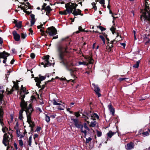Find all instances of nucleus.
Returning <instances> with one entry per match:
<instances>
[{
	"label": "nucleus",
	"instance_id": "nucleus-41",
	"mask_svg": "<svg viewBox=\"0 0 150 150\" xmlns=\"http://www.w3.org/2000/svg\"><path fill=\"white\" fill-rule=\"evenodd\" d=\"M32 138L31 137V136L30 137L29 139V140L28 141V143L29 145L30 146L31 145V143L32 142Z\"/></svg>",
	"mask_w": 150,
	"mask_h": 150
},
{
	"label": "nucleus",
	"instance_id": "nucleus-48",
	"mask_svg": "<svg viewBox=\"0 0 150 150\" xmlns=\"http://www.w3.org/2000/svg\"><path fill=\"white\" fill-rule=\"evenodd\" d=\"M16 134H17V137H20L21 136V132H20V131L19 130H18H18H16Z\"/></svg>",
	"mask_w": 150,
	"mask_h": 150
},
{
	"label": "nucleus",
	"instance_id": "nucleus-59",
	"mask_svg": "<svg viewBox=\"0 0 150 150\" xmlns=\"http://www.w3.org/2000/svg\"><path fill=\"white\" fill-rule=\"evenodd\" d=\"M30 56L32 59H33L35 57V54L34 53H31L30 54Z\"/></svg>",
	"mask_w": 150,
	"mask_h": 150
},
{
	"label": "nucleus",
	"instance_id": "nucleus-54",
	"mask_svg": "<svg viewBox=\"0 0 150 150\" xmlns=\"http://www.w3.org/2000/svg\"><path fill=\"white\" fill-rule=\"evenodd\" d=\"M18 122H17L16 123V126L14 127V128L16 130L18 129Z\"/></svg>",
	"mask_w": 150,
	"mask_h": 150
},
{
	"label": "nucleus",
	"instance_id": "nucleus-51",
	"mask_svg": "<svg viewBox=\"0 0 150 150\" xmlns=\"http://www.w3.org/2000/svg\"><path fill=\"white\" fill-rule=\"evenodd\" d=\"M35 19H31V26H32L33 25L35 22Z\"/></svg>",
	"mask_w": 150,
	"mask_h": 150
},
{
	"label": "nucleus",
	"instance_id": "nucleus-45",
	"mask_svg": "<svg viewBox=\"0 0 150 150\" xmlns=\"http://www.w3.org/2000/svg\"><path fill=\"white\" fill-rule=\"evenodd\" d=\"M21 38L24 39H25L27 35L25 33H22L21 34Z\"/></svg>",
	"mask_w": 150,
	"mask_h": 150
},
{
	"label": "nucleus",
	"instance_id": "nucleus-27",
	"mask_svg": "<svg viewBox=\"0 0 150 150\" xmlns=\"http://www.w3.org/2000/svg\"><path fill=\"white\" fill-rule=\"evenodd\" d=\"M37 82V83H36V85L39 88H41L42 89H43L45 87V85H42V87H41V85H40V83H41V82Z\"/></svg>",
	"mask_w": 150,
	"mask_h": 150
},
{
	"label": "nucleus",
	"instance_id": "nucleus-13",
	"mask_svg": "<svg viewBox=\"0 0 150 150\" xmlns=\"http://www.w3.org/2000/svg\"><path fill=\"white\" fill-rule=\"evenodd\" d=\"M46 77L45 76H41L40 74L35 78V82H41V81L45 80Z\"/></svg>",
	"mask_w": 150,
	"mask_h": 150
},
{
	"label": "nucleus",
	"instance_id": "nucleus-4",
	"mask_svg": "<svg viewBox=\"0 0 150 150\" xmlns=\"http://www.w3.org/2000/svg\"><path fill=\"white\" fill-rule=\"evenodd\" d=\"M71 120L74 122V125L76 127L78 128H79L81 130V132L84 134V137L86 138L87 131L86 130H83V125L81 124V122H80L77 119L71 118Z\"/></svg>",
	"mask_w": 150,
	"mask_h": 150
},
{
	"label": "nucleus",
	"instance_id": "nucleus-62",
	"mask_svg": "<svg viewBox=\"0 0 150 150\" xmlns=\"http://www.w3.org/2000/svg\"><path fill=\"white\" fill-rule=\"evenodd\" d=\"M41 128L40 127H37L36 130L35 131V132H36V131L39 132L41 130Z\"/></svg>",
	"mask_w": 150,
	"mask_h": 150
},
{
	"label": "nucleus",
	"instance_id": "nucleus-2",
	"mask_svg": "<svg viewBox=\"0 0 150 150\" xmlns=\"http://www.w3.org/2000/svg\"><path fill=\"white\" fill-rule=\"evenodd\" d=\"M21 106L22 109L19 111V118L21 120H22L23 118V113L24 111H25L26 113L27 122L29 124L30 127H31V130H33V128L35 126V123L31 120V115L33 110L32 107V105L30 104L28 106H27V104L23 103V106L21 105V103L20 104Z\"/></svg>",
	"mask_w": 150,
	"mask_h": 150
},
{
	"label": "nucleus",
	"instance_id": "nucleus-10",
	"mask_svg": "<svg viewBox=\"0 0 150 150\" xmlns=\"http://www.w3.org/2000/svg\"><path fill=\"white\" fill-rule=\"evenodd\" d=\"M92 85L94 87V90L96 94L98 95V97H100L101 96V94L100 93V90L98 86L96 85L94 83H93Z\"/></svg>",
	"mask_w": 150,
	"mask_h": 150
},
{
	"label": "nucleus",
	"instance_id": "nucleus-21",
	"mask_svg": "<svg viewBox=\"0 0 150 150\" xmlns=\"http://www.w3.org/2000/svg\"><path fill=\"white\" fill-rule=\"evenodd\" d=\"M65 7L66 8V10L68 13H71L73 11V8L70 5H69L68 6L67 4L66 5Z\"/></svg>",
	"mask_w": 150,
	"mask_h": 150
},
{
	"label": "nucleus",
	"instance_id": "nucleus-7",
	"mask_svg": "<svg viewBox=\"0 0 150 150\" xmlns=\"http://www.w3.org/2000/svg\"><path fill=\"white\" fill-rule=\"evenodd\" d=\"M10 135L11 138V139L13 136L11 134H10L9 132L8 133H5L3 136V143L5 146H7L9 143V142L10 140V138L9 137L8 135Z\"/></svg>",
	"mask_w": 150,
	"mask_h": 150
},
{
	"label": "nucleus",
	"instance_id": "nucleus-42",
	"mask_svg": "<svg viewBox=\"0 0 150 150\" xmlns=\"http://www.w3.org/2000/svg\"><path fill=\"white\" fill-rule=\"evenodd\" d=\"M99 37L103 41V45H104L105 44V39L104 38L102 35H100Z\"/></svg>",
	"mask_w": 150,
	"mask_h": 150
},
{
	"label": "nucleus",
	"instance_id": "nucleus-34",
	"mask_svg": "<svg viewBox=\"0 0 150 150\" xmlns=\"http://www.w3.org/2000/svg\"><path fill=\"white\" fill-rule=\"evenodd\" d=\"M59 13L61 15H66L68 13L67 11V10H64V11H59Z\"/></svg>",
	"mask_w": 150,
	"mask_h": 150
},
{
	"label": "nucleus",
	"instance_id": "nucleus-1",
	"mask_svg": "<svg viewBox=\"0 0 150 150\" xmlns=\"http://www.w3.org/2000/svg\"><path fill=\"white\" fill-rule=\"evenodd\" d=\"M57 48L60 63L64 65L68 70L70 71L72 79H69L68 81L75 82V80L77 78L76 76V71L70 68V67L73 66V64L71 59L66 57L67 55L69 53V52L67 51V47H64L62 45H60L58 46Z\"/></svg>",
	"mask_w": 150,
	"mask_h": 150
},
{
	"label": "nucleus",
	"instance_id": "nucleus-18",
	"mask_svg": "<svg viewBox=\"0 0 150 150\" xmlns=\"http://www.w3.org/2000/svg\"><path fill=\"white\" fill-rule=\"evenodd\" d=\"M9 55V54L8 53L5 52V51H4L0 53V58L7 59V57Z\"/></svg>",
	"mask_w": 150,
	"mask_h": 150
},
{
	"label": "nucleus",
	"instance_id": "nucleus-38",
	"mask_svg": "<svg viewBox=\"0 0 150 150\" xmlns=\"http://www.w3.org/2000/svg\"><path fill=\"white\" fill-rule=\"evenodd\" d=\"M78 29L79 30L76 32V33H79L80 32L83 31H84L83 29L82 28V27L81 26L79 27Z\"/></svg>",
	"mask_w": 150,
	"mask_h": 150
},
{
	"label": "nucleus",
	"instance_id": "nucleus-47",
	"mask_svg": "<svg viewBox=\"0 0 150 150\" xmlns=\"http://www.w3.org/2000/svg\"><path fill=\"white\" fill-rule=\"evenodd\" d=\"M98 28H99L101 30V31L105 30L106 29L105 28H104L102 26L99 25L98 26Z\"/></svg>",
	"mask_w": 150,
	"mask_h": 150
},
{
	"label": "nucleus",
	"instance_id": "nucleus-58",
	"mask_svg": "<svg viewBox=\"0 0 150 150\" xmlns=\"http://www.w3.org/2000/svg\"><path fill=\"white\" fill-rule=\"evenodd\" d=\"M43 26V25L42 24H41L40 25H38L37 26V28L38 29H39L41 28H43V27H42Z\"/></svg>",
	"mask_w": 150,
	"mask_h": 150
},
{
	"label": "nucleus",
	"instance_id": "nucleus-11",
	"mask_svg": "<svg viewBox=\"0 0 150 150\" xmlns=\"http://www.w3.org/2000/svg\"><path fill=\"white\" fill-rule=\"evenodd\" d=\"M134 143L130 142L125 145V148L127 150H131L134 149Z\"/></svg>",
	"mask_w": 150,
	"mask_h": 150
},
{
	"label": "nucleus",
	"instance_id": "nucleus-9",
	"mask_svg": "<svg viewBox=\"0 0 150 150\" xmlns=\"http://www.w3.org/2000/svg\"><path fill=\"white\" fill-rule=\"evenodd\" d=\"M86 61L88 62V63L85 62H79L78 63L79 65L83 64L87 65L88 64H91L93 63V60L92 57H86Z\"/></svg>",
	"mask_w": 150,
	"mask_h": 150
},
{
	"label": "nucleus",
	"instance_id": "nucleus-26",
	"mask_svg": "<svg viewBox=\"0 0 150 150\" xmlns=\"http://www.w3.org/2000/svg\"><path fill=\"white\" fill-rule=\"evenodd\" d=\"M114 41H111L110 43L108 42V45H107V47L111 48H112L113 47V44Z\"/></svg>",
	"mask_w": 150,
	"mask_h": 150
},
{
	"label": "nucleus",
	"instance_id": "nucleus-19",
	"mask_svg": "<svg viewBox=\"0 0 150 150\" xmlns=\"http://www.w3.org/2000/svg\"><path fill=\"white\" fill-rule=\"evenodd\" d=\"M108 107L110 112H111L112 115H114L115 112V108L112 107V104H110L108 105Z\"/></svg>",
	"mask_w": 150,
	"mask_h": 150
},
{
	"label": "nucleus",
	"instance_id": "nucleus-61",
	"mask_svg": "<svg viewBox=\"0 0 150 150\" xmlns=\"http://www.w3.org/2000/svg\"><path fill=\"white\" fill-rule=\"evenodd\" d=\"M25 132H23L22 134H21L20 138H21L22 137H24L25 136Z\"/></svg>",
	"mask_w": 150,
	"mask_h": 150
},
{
	"label": "nucleus",
	"instance_id": "nucleus-55",
	"mask_svg": "<svg viewBox=\"0 0 150 150\" xmlns=\"http://www.w3.org/2000/svg\"><path fill=\"white\" fill-rule=\"evenodd\" d=\"M77 6V5L76 4H73L72 5V6H71L72 8H73V9H76V8Z\"/></svg>",
	"mask_w": 150,
	"mask_h": 150
},
{
	"label": "nucleus",
	"instance_id": "nucleus-39",
	"mask_svg": "<svg viewBox=\"0 0 150 150\" xmlns=\"http://www.w3.org/2000/svg\"><path fill=\"white\" fill-rule=\"evenodd\" d=\"M0 117V123L2 126H3L4 125L3 122V117Z\"/></svg>",
	"mask_w": 150,
	"mask_h": 150
},
{
	"label": "nucleus",
	"instance_id": "nucleus-25",
	"mask_svg": "<svg viewBox=\"0 0 150 150\" xmlns=\"http://www.w3.org/2000/svg\"><path fill=\"white\" fill-rule=\"evenodd\" d=\"M13 83H14L13 88L14 87L15 89L16 90H18L19 89V87L18 86V83L17 82H16L15 81H13Z\"/></svg>",
	"mask_w": 150,
	"mask_h": 150
},
{
	"label": "nucleus",
	"instance_id": "nucleus-24",
	"mask_svg": "<svg viewBox=\"0 0 150 150\" xmlns=\"http://www.w3.org/2000/svg\"><path fill=\"white\" fill-rule=\"evenodd\" d=\"M6 91L7 92V94H11L14 91L13 87H12L11 88V89L7 88Z\"/></svg>",
	"mask_w": 150,
	"mask_h": 150
},
{
	"label": "nucleus",
	"instance_id": "nucleus-20",
	"mask_svg": "<svg viewBox=\"0 0 150 150\" xmlns=\"http://www.w3.org/2000/svg\"><path fill=\"white\" fill-rule=\"evenodd\" d=\"M45 10L46 12V15L48 16H49L50 13L52 10L49 6H46Z\"/></svg>",
	"mask_w": 150,
	"mask_h": 150
},
{
	"label": "nucleus",
	"instance_id": "nucleus-46",
	"mask_svg": "<svg viewBox=\"0 0 150 150\" xmlns=\"http://www.w3.org/2000/svg\"><path fill=\"white\" fill-rule=\"evenodd\" d=\"M92 4L93 6V8L94 9L95 11L96 10H97V7L96 6V4L94 2H93L92 3Z\"/></svg>",
	"mask_w": 150,
	"mask_h": 150
},
{
	"label": "nucleus",
	"instance_id": "nucleus-33",
	"mask_svg": "<svg viewBox=\"0 0 150 150\" xmlns=\"http://www.w3.org/2000/svg\"><path fill=\"white\" fill-rule=\"evenodd\" d=\"M4 113L3 109L1 107H0V117H3Z\"/></svg>",
	"mask_w": 150,
	"mask_h": 150
},
{
	"label": "nucleus",
	"instance_id": "nucleus-52",
	"mask_svg": "<svg viewBox=\"0 0 150 150\" xmlns=\"http://www.w3.org/2000/svg\"><path fill=\"white\" fill-rule=\"evenodd\" d=\"M47 5V4L44 3L42 6V8H41V11H42L43 10H44L45 8V6Z\"/></svg>",
	"mask_w": 150,
	"mask_h": 150
},
{
	"label": "nucleus",
	"instance_id": "nucleus-60",
	"mask_svg": "<svg viewBox=\"0 0 150 150\" xmlns=\"http://www.w3.org/2000/svg\"><path fill=\"white\" fill-rule=\"evenodd\" d=\"M84 1V0H77V2L78 3V4H81V5L82 6V1Z\"/></svg>",
	"mask_w": 150,
	"mask_h": 150
},
{
	"label": "nucleus",
	"instance_id": "nucleus-16",
	"mask_svg": "<svg viewBox=\"0 0 150 150\" xmlns=\"http://www.w3.org/2000/svg\"><path fill=\"white\" fill-rule=\"evenodd\" d=\"M116 132H112L111 130L109 131V132L107 134V141L110 140V139L111 138L112 136L116 134Z\"/></svg>",
	"mask_w": 150,
	"mask_h": 150
},
{
	"label": "nucleus",
	"instance_id": "nucleus-43",
	"mask_svg": "<svg viewBox=\"0 0 150 150\" xmlns=\"http://www.w3.org/2000/svg\"><path fill=\"white\" fill-rule=\"evenodd\" d=\"M115 28L113 26H112L110 28V30L111 31L113 34H114L115 33Z\"/></svg>",
	"mask_w": 150,
	"mask_h": 150
},
{
	"label": "nucleus",
	"instance_id": "nucleus-5",
	"mask_svg": "<svg viewBox=\"0 0 150 150\" xmlns=\"http://www.w3.org/2000/svg\"><path fill=\"white\" fill-rule=\"evenodd\" d=\"M28 91H26V89L25 88L23 87V88H21V92L20 93V98L21 99V105L23 106V103L27 104L24 100L25 95V94H28Z\"/></svg>",
	"mask_w": 150,
	"mask_h": 150
},
{
	"label": "nucleus",
	"instance_id": "nucleus-14",
	"mask_svg": "<svg viewBox=\"0 0 150 150\" xmlns=\"http://www.w3.org/2000/svg\"><path fill=\"white\" fill-rule=\"evenodd\" d=\"M108 1V5L107 6V8L109 9H110V6L109 5L110 4V0H107ZM97 1L99 2V3L101 4L102 6L104 8H105L106 6L105 5V0H97Z\"/></svg>",
	"mask_w": 150,
	"mask_h": 150
},
{
	"label": "nucleus",
	"instance_id": "nucleus-30",
	"mask_svg": "<svg viewBox=\"0 0 150 150\" xmlns=\"http://www.w3.org/2000/svg\"><path fill=\"white\" fill-rule=\"evenodd\" d=\"M4 96L3 95L0 94V105L1 104L3 103V102L4 101ZM1 107L0 106V107Z\"/></svg>",
	"mask_w": 150,
	"mask_h": 150
},
{
	"label": "nucleus",
	"instance_id": "nucleus-37",
	"mask_svg": "<svg viewBox=\"0 0 150 150\" xmlns=\"http://www.w3.org/2000/svg\"><path fill=\"white\" fill-rule=\"evenodd\" d=\"M60 105L61 106L58 107V109L60 110H63L65 107L64 106V105H62L61 104Z\"/></svg>",
	"mask_w": 150,
	"mask_h": 150
},
{
	"label": "nucleus",
	"instance_id": "nucleus-29",
	"mask_svg": "<svg viewBox=\"0 0 150 150\" xmlns=\"http://www.w3.org/2000/svg\"><path fill=\"white\" fill-rule=\"evenodd\" d=\"M88 116H87L85 115H83V118H84V120L87 122V123L89 124L90 123V122H89V120H88L89 119V118Z\"/></svg>",
	"mask_w": 150,
	"mask_h": 150
},
{
	"label": "nucleus",
	"instance_id": "nucleus-57",
	"mask_svg": "<svg viewBox=\"0 0 150 150\" xmlns=\"http://www.w3.org/2000/svg\"><path fill=\"white\" fill-rule=\"evenodd\" d=\"M142 134L145 136H148V135L149 134L148 132H143L142 133Z\"/></svg>",
	"mask_w": 150,
	"mask_h": 150
},
{
	"label": "nucleus",
	"instance_id": "nucleus-50",
	"mask_svg": "<svg viewBox=\"0 0 150 150\" xmlns=\"http://www.w3.org/2000/svg\"><path fill=\"white\" fill-rule=\"evenodd\" d=\"M19 144L20 146L23 147V143L22 140L20 139L19 140Z\"/></svg>",
	"mask_w": 150,
	"mask_h": 150
},
{
	"label": "nucleus",
	"instance_id": "nucleus-64",
	"mask_svg": "<svg viewBox=\"0 0 150 150\" xmlns=\"http://www.w3.org/2000/svg\"><path fill=\"white\" fill-rule=\"evenodd\" d=\"M24 13H25L26 14L28 15H29L30 14V13H31V11L30 12L28 11H23Z\"/></svg>",
	"mask_w": 150,
	"mask_h": 150
},
{
	"label": "nucleus",
	"instance_id": "nucleus-28",
	"mask_svg": "<svg viewBox=\"0 0 150 150\" xmlns=\"http://www.w3.org/2000/svg\"><path fill=\"white\" fill-rule=\"evenodd\" d=\"M4 92V90L3 86L2 85H0V94L3 95V93Z\"/></svg>",
	"mask_w": 150,
	"mask_h": 150
},
{
	"label": "nucleus",
	"instance_id": "nucleus-44",
	"mask_svg": "<svg viewBox=\"0 0 150 150\" xmlns=\"http://www.w3.org/2000/svg\"><path fill=\"white\" fill-rule=\"evenodd\" d=\"M83 126L85 128V129L87 130H89V128L88 127L86 123H84L83 124Z\"/></svg>",
	"mask_w": 150,
	"mask_h": 150
},
{
	"label": "nucleus",
	"instance_id": "nucleus-23",
	"mask_svg": "<svg viewBox=\"0 0 150 150\" xmlns=\"http://www.w3.org/2000/svg\"><path fill=\"white\" fill-rule=\"evenodd\" d=\"M97 124V122L96 121H91L89 126L91 127H95Z\"/></svg>",
	"mask_w": 150,
	"mask_h": 150
},
{
	"label": "nucleus",
	"instance_id": "nucleus-40",
	"mask_svg": "<svg viewBox=\"0 0 150 150\" xmlns=\"http://www.w3.org/2000/svg\"><path fill=\"white\" fill-rule=\"evenodd\" d=\"M139 61L137 62L136 64L133 65V67L135 68H138L139 66Z\"/></svg>",
	"mask_w": 150,
	"mask_h": 150
},
{
	"label": "nucleus",
	"instance_id": "nucleus-53",
	"mask_svg": "<svg viewBox=\"0 0 150 150\" xmlns=\"http://www.w3.org/2000/svg\"><path fill=\"white\" fill-rule=\"evenodd\" d=\"M128 79V78H119L118 79L119 81L120 82H121L124 80H125V79Z\"/></svg>",
	"mask_w": 150,
	"mask_h": 150
},
{
	"label": "nucleus",
	"instance_id": "nucleus-3",
	"mask_svg": "<svg viewBox=\"0 0 150 150\" xmlns=\"http://www.w3.org/2000/svg\"><path fill=\"white\" fill-rule=\"evenodd\" d=\"M145 9L141 16L140 19L142 21H148L150 24V4H148L146 1L145 3Z\"/></svg>",
	"mask_w": 150,
	"mask_h": 150
},
{
	"label": "nucleus",
	"instance_id": "nucleus-32",
	"mask_svg": "<svg viewBox=\"0 0 150 150\" xmlns=\"http://www.w3.org/2000/svg\"><path fill=\"white\" fill-rule=\"evenodd\" d=\"M52 102L53 105H61L60 103H57L55 99H53Z\"/></svg>",
	"mask_w": 150,
	"mask_h": 150
},
{
	"label": "nucleus",
	"instance_id": "nucleus-35",
	"mask_svg": "<svg viewBox=\"0 0 150 150\" xmlns=\"http://www.w3.org/2000/svg\"><path fill=\"white\" fill-rule=\"evenodd\" d=\"M45 119L46 121L47 122H49L50 120V117L47 115H45Z\"/></svg>",
	"mask_w": 150,
	"mask_h": 150
},
{
	"label": "nucleus",
	"instance_id": "nucleus-15",
	"mask_svg": "<svg viewBox=\"0 0 150 150\" xmlns=\"http://www.w3.org/2000/svg\"><path fill=\"white\" fill-rule=\"evenodd\" d=\"M81 11L79 9H74V10L72 13L75 16L79 15H80L81 16H83V14L81 13Z\"/></svg>",
	"mask_w": 150,
	"mask_h": 150
},
{
	"label": "nucleus",
	"instance_id": "nucleus-31",
	"mask_svg": "<svg viewBox=\"0 0 150 150\" xmlns=\"http://www.w3.org/2000/svg\"><path fill=\"white\" fill-rule=\"evenodd\" d=\"M16 26L18 28H20L22 26V22L19 21L16 23Z\"/></svg>",
	"mask_w": 150,
	"mask_h": 150
},
{
	"label": "nucleus",
	"instance_id": "nucleus-36",
	"mask_svg": "<svg viewBox=\"0 0 150 150\" xmlns=\"http://www.w3.org/2000/svg\"><path fill=\"white\" fill-rule=\"evenodd\" d=\"M92 139V138L91 137H89L88 138L86 139V143H88Z\"/></svg>",
	"mask_w": 150,
	"mask_h": 150
},
{
	"label": "nucleus",
	"instance_id": "nucleus-12",
	"mask_svg": "<svg viewBox=\"0 0 150 150\" xmlns=\"http://www.w3.org/2000/svg\"><path fill=\"white\" fill-rule=\"evenodd\" d=\"M12 34L15 40L16 41H19L20 39V35L15 30L13 32Z\"/></svg>",
	"mask_w": 150,
	"mask_h": 150
},
{
	"label": "nucleus",
	"instance_id": "nucleus-49",
	"mask_svg": "<svg viewBox=\"0 0 150 150\" xmlns=\"http://www.w3.org/2000/svg\"><path fill=\"white\" fill-rule=\"evenodd\" d=\"M97 136L98 137H100L102 135V132H101L97 131Z\"/></svg>",
	"mask_w": 150,
	"mask_h": 150
},
{
	"label": "nucleus",
	"instance_id": "nucleus-17",
	"mask_svg": "<svg viewBox=\"0 0 150 150\" xmlns=\"http://www.w3.org/2000/svg\"><path fill=\"white\" fill-rule=\"evenodd\" d=\"M88 116L89 117H91V119L93 120H96V118L97 119H98L99 118V117L98 115L96 113H92V114H91L90 115H88Z\"/></svg>",
	"mask_w": 150,
	"mask_h": 150
},
{
	"label": "nucleus",
	"instance_id": "nucleus-8",
	"mask_svg": "<svg viewBox=\"0 0 150 150\" xmlns=\"http://www.w3.org/2000/svg\"><path fill=\"white\" fill-rule=\"evenodd\" d=\"M46 33L50 36H54L57 33L56 29L53 26L48 28L46 31Z\"/></svg>",
	"mask_w": 150,
	"mask_h": 150
},
{
	"label": "nucleus",
	"instance_id": "nucleus-22",
	"mask_svg": "<svg viewBox=\"0 0 150 150\" xmlns=\"http://www.w3.org/2000/svg\"><path fill=\"white\" fill-rule=\"evenodd\" d=\"M20 8L23 11H27L29 8H30V6H28L27 5H25L24 6H21Z\"/></svg>",
	"mask_w": 150,
	"mask_h": 150
},
{
	"label": "nucleus",
	"instance_id": "nucleus-56",
	"mask_svg": "<svg viewBox=\"0 0 150 150\" xmlns=\"http://www.w3.org/2000/svg\"><path fill=\"white\" fill-rule=\"evenodd\" d=\"M74 115L76 117H78L80 116V115L79 112H75L74 113Z\"/></svg>",
	"mask_w": 150,
	"mask_h": 150
},
{
	"label": "nucleus",
	"instance_id": "nucleus-63",
	"mask_svg": "<svg viewBox=\"0 0 150 150\" xmlns=\"http://www.w3.org/2000/svg\"><path fill=\"white\" fill-rule=\"evenodd\" d=\"M56 116V115L55 114L52 115H50V117L52 118H54Z\"/></svg>",
	"mask_w": 150,
	"mask_h": 150
},
{
	"label": "nucleus",
	"instance_id": "nucleus-6",
	"mask_svg": "<svg viewBox=\"0 0 150 150\" xmlns=\"http://www.w3.org/2000/svg\"><path fill=\"white\" fill-rule=\"evenodd\" d=\"M50 56L49 55H47L44 56L42 59L43 60V62H42L41 64L44 65L45 67H48L51 66L52 64V61H50L49 60Z\"/></svg>",
	"mask_w": 150,
	"mask_h": 150
}]
</instances>
